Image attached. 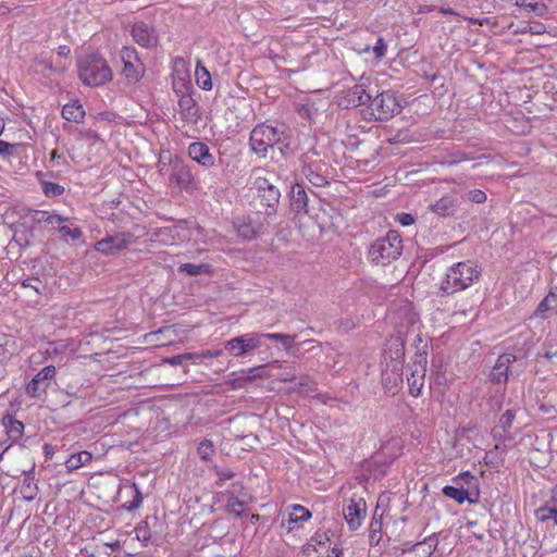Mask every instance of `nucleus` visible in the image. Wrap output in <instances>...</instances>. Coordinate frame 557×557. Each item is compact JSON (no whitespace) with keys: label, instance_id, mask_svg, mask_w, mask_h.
<instances>
[{"label":"nucleus","instance_id":"obj_49","mask_svg":"<svg viewBox=\"0 0 557 557\" xmlns=\"http://www.w3.org/2000/svg\"><path fill=\"white\" fill-rule=\"evenodd\" d=\"M189 359H194V354L189 352V354L174 356V357L170 358L168 361L172 366H178L182 363L183 360H189Z\"/></svg>","mask_w":557,"mask_h":557},{"label":"nucleus","instance_id":"obj_64","mask_svg":"<svg viewBox=\"0 0 557 557\" xmlns=\"http://www.w3.org/2000/svg\"><path fill=\"white\" fill-rule=\"evenodd\" d=\"M278 343H282V345L284 346V341L283 339H277Z\"/></svg>","mask_w":557,"mask_h":557},{"label":"nucleus","instance_id":"obj_52","mask_svg":"<svg viewBox=\"0 0 557 557\" xmlns=\"http://www.w3.org/2000/svg\"><path fill=\"white\" fill-rule=\"evenodd\" d=\"M513 445L512 443V438L511 437H507L505 438L502 443L499 444H496L495 445V448L497 450H500L502 454H506L507 450Z\"/></svg>","mask_w":557,"mask_h":557},{"label":"nucleus","instance_id":"obj_45","mask_svg":"<svg viewBox=\"0 0 557 557\" xmlns=\"http://www.w3.org/2000/svg\"><path fill=\"white\" fill-rule=\"evenodd\" d=\"M194 359H206V358H218L223 354L222 349H214V350H203L201 352H193Z\"/></svg>","mask_w":557,"mask_h":557},{"label":"nucleus","instance_id":"obj_4","mask_svg":"<svg viewBox=\"0 0 557 557\" xmlns=\"http://www.w3.org/2000/svg\"><path fill=\"white\" fill-rule=\"evenodd\" d=\"M283 339L284 348L289 350L295 341V336L289 334L282 333H258V334H247L244 336H238L231 338L225 343V349L233 357H242L251 350H255L262 345V339Z\"/></svg>","mask_w":557,"mask_h":557},{"label":"nucleus","instance_id":"obj_58","mask_svg":"<svg viewBox=\"0 0 557 557\" xmlns=\"http://www.w3.org/2000/svg\"><path fill=\"white\" fill-rule=\"evenodd\" d=\"M220 478L222 480H230L233 478V473L232 472H222Z\"/></svg>","mask_w":557,"mask_h":557},{"label":"nucleus","instance_id":"obj_18","mask_svg":"<svg viewBox=\"0 0 557 557\" xmlns=\"http://www.w3.org/2000/svg\"><path fill=\"white\" fill-rule=\"evenodd\" d=\"M370 94L364 89L363 84L355 85L349 88L345 94V103L347 107H359L368 104Z\"/></svg>","mask_w":557,"mask_h":557},{"label":"nucleus","instance_id":"obj_53","mask_svg":"<svg viewBox=\"0 0 557 557\" xmlns=\"http://www.w3.org/2000/svg\"><path fill=\"white\" fill-rule=\"evenodd\" d=\"M12 149H13L12 144L4 141V140H0V154L1 156H10L12 153Z\"/></svg>","mask_w":557,"mask_h":557},{"label":"nucleus","instance_id":"obj_26","mask_svg":"<svg viewBox=\"0 0 557 557\" xmlns=\"http://www.w3.org/2000/svg\"><path fill=\"white\" fill-rule=\"evenodd\" d=\"M62 116L66 121L81 123L84 120L85 111L78 101H73L63 107Z\"/></svg>","mask_w":557,"mask_h":557},{"label":"nucleus","instance_id":"obj_42","mask_svg":"<svg viewBox=\"0 0 557 557\" xmlns=\"http://www.w3.org/2000/svg\"><path fill=\"white\" fill-rule=\"evenodd\" d=\"M380 528L381 524L377 521L372 520L370 523V531H369V543L371 546L377 545L380 542Z\"/></svg>","mask_w":557,"mask_h":557},{"label":"nucleus","instance_id":"obj_12","mask_svg":"<svg viewBox=\"0 0 557 557\" xmlns=\"http://www.w3.org/2000/svg\"><path fill=\"white\" fill-rule=\"evenodd\" d=\"M121 59L123 61V76L129 82H138L144 75V64L138 59L136 51L133 48L125 47L121 51Z\"/></svg>","mask_w":557,"mask_h":557},{"label":"nucleus","instance_id":"obj_47","mask_svg":"<svg viewBox=\"0 0 557 557\" xmlns=\"http://www.w3.org/2000/svg\"><path fill=\"white\" fill-rule=\"evenodd\" d=\"M134 491H135L134 499L127 506L128 510L137 509L138 507H140V505L143 503L141 494L135 484H134Z\"/></svg>","mask_w":557,"mask_h":557},{"label":"nucleus","instance_id":"obj_21","mask_svg":"<svg viewBox=\"0 0 557 557\" xmlns=\"http://www.w3.org/2000/svg\"><path fill=\"white\" fill-rule=\"evenodd\" d=\"M54 232H58L64 242H77L83 238V231L81 227L74 224V220L66 216V222L57 227Z\"/></svg>","mask_w":557,"mask_h":557},{"label":"nucleus","instance_id":"obj_48","mask_svg":"<svg viewBox=\"0 0 557 557\" xmlns=\"http://www.w3.org/2000/svg\"><path fill=\"white\" fill-rule=\"evenodd\" d=\"M397 221L403 226H409V225H412L414 223V218L410 213H404L403 212V213L397 214Z\"/></svg>","mask_w":557,"mask_h":557},{"label":"nucleus","instance_id":"obj_51","mask_svg":"<svg viewBox=\"0 0 557 557\" xmlns=\"http://www.w3.org/2000/svg\"><path fill=\"white\" fill-rule=\"evenodd\" d=\"M298 113L301 117H306L308 120H312L313 119V112H312V108L309 103H306V104H302L299 109H298Z\"/></svg>","mask_w":557,"mask_h":557},{"label":"nucleus","instance_id":"obj_19","mask_svg":"<svg viewBox=\"0 0 557 557\" xmlns=\"http://www.w3.org/2000/svg\"><path fill=\"white\" fill-rule=\"evenodd\" d=\"M134 40L143 47H151L156 42L153 32L145 23H135L132 28Z\"/></svg>","mask_w":557,"mask_h":557},{"label":"nucleus","instance_id":"obj_56","mask_svg":"<svg viewBox=\"0 0 557 557\" xmlns=\"http://www.w3.org/2000/svg\"><path fill=\"white\" fill-rule=\"evenodd\" d=\"M168 163L165 162L164 158L161 156L159 158V172L160 174H164L166 170Z\"/></svg>","mask_w":557,"mask_h":557},{"label":"nucleus","instance_id":"obj_13","mask_svg":"<svg viewBox=\"0 0 557 557\" xmlns=\"http://www.w3.org/2000/svg\"><path fill=\"white\" fill-rule=\"evenodd\" d=\"M55 375V367L47 366L41 369L27 384L26 392L32 397H39L46 393Z\"/></svg>","mask_w":557,"mask_h":557},{"label":"nucleus","instance_id":"obj_2","mask_svg":"<svg viewBox=\"0 0 557 557\" xmlns=\"http://www.w3.org/2000/svg\"><path fill=\"white\" fill-rule=\"evenodd\" d=\"M481 271L472 261H461L453 264L441 282V289L447 295L465 290L479 278Z\"/></svg>","mask_w":557,"mask_h":557},{"label":"nucleus","instance_id":"obj_33","mask_svg":"<svg viewBox=\"0 0 557 557\" xmlns=\"http://www.w3.org/2000/svg\"><path fill=\"white\" fill-rule=\"evenodd\" d=\"M548 311H557V293L550 292L537 306L536 314L544 315Z\"/></svg>","mask_w":557,"mask_h":557},{"label":"nucleus","instance_id":"obj_9","mask_svg":"<svg viewBox=\"0 0 557 557\" xmlns=\"http://www.w3.org/2000/svg\"><path fill=\"white\" fill-rule=\"evenodd\" d=\"M134 242L132 233H117L98 240L94 249L106 256L126 249Z\"/></svg>","mask_w":557,"mask_h":557},{"label":"nucleus","instance_id":"obj_41","mask_svg":"<svg viewBox=\"0 0 557 557\" xmlns=\"http://www.w3.org/2000/svg\"><path fill=\"white\" fill-rule=\"evenodd\" d=\"M180 107L183 111H185L186 116H194L197 112L196 104L190 97H183L180 100Z\"/></svg>","mask_w":557,"mask_h":557},{"label":"nucleus","instance_id":"obj_16","mask_svg":"<svg viewBox=\"0 0 557 557\" xmlns=\"http://www.w3.org/2000/svg\"><path fill=\"white\" fill-rule=\"evenodd\" d=\"M257 188L263 205L273 208L278 203L281 197L280 190L277 187L270 184L268 180L259 178L257 181Z\"/></svg>","mask_w":557,"mask_h":557},{"label":"nucleus","instance_id":"obj_34","mask_svg":"<svg viewBox=\"0 0 557 557\" xmlns=\"http://www.w3.org/2000/svg\"><path fill=\"white\" fill-rule=\"evenodd\" d=\"M4 426L7 428V433L9 437L15 442L21 438L23 431H24V424L17 420H14L12 418H8L3 421Z\"/></svg>","mask_w":557,"mask_h":557},{"label":"nucleus","instance_id":"obj_62","mask_svg":"<svg viewBox=\"0 0 557 557\" xmlns=\"http://www.w3.org/2000/svg\"><path fill=\"white\" fill-rule=\"evenodd\" d=\"M440 382L442 379H444L442 375H440V372H437V377H436Z\"/></svg>","mask_w":557,"mask_h":557},{"label":"nucleus","instance_id":"obj_6","mask_svg":"<svg viewBox=\"0 0 557 557\" xmlns=\"http://www.w3.org/2000/svg\"><path fill=\"white\" fill-rule=\"evenodd\" d=\"M78 75L88 86H100L112 78L110 67L98 53L87 54L78 61Z\"/></svg>","mask_w":557,"mask_h":557},{"label":"nucleus","instance_id":"obj_43","mask_svg":"<svg viewBox=\"0 0 557 557\" xmlns=\"http://www.w3.org/2000/svg\"><path fill=\"white\" fill-rule=\"evenodd\" d=\"M237 234L244 239H251L255 237V228L250 224H242L237 226Z\"/></svg>","mask_w":557,"mask_h":557},{"label":"nucleus","instance_id":"obj_39","mask_svg":"<svg viewBox=\"0 0 557 557\" xmlns=\"http://www.w3.org/2000/svg\"><path fill=\"white\" fill-rule=\"evenodd\" d=\"M197 454L205 461L211 460L214 454L213 443L210 440L200 442L197 447Z\"/></svg>","mask_w":557,"mask_h":557},{"label":"nucleus","instance_id":"obj_36","mask_svg":"<svg viewBox=\"0 0 557 557\" xmlns=\"http://www.w3.org/2000/svg\"><path fill=\"white\" fill-rule=\"evenodd\" d=\"M455 484H463L471 493L478 490L476 479L470 472H462L454 479Z\"/></svg>","mask_w":557,"mask_h":557},{"label":"nucleus","instance_id":"obj_46","mask_svg":"<svg viewBox=\"0 0 557 557\" xmlns=\"http://www.w3.org/2000/svg\"><path fill=\"white\" fill-rule=\"evenodd\" d=\"M387 46L383 38H379L373 47V52L377 59H382L385 55Z\"/></svg>","mask_w":557,"mask_h":557},{"label":"nucleus","instance_id":"obj_63","mask_svg":"<svg viewBox=\"0 0 557 557\" xmlns=\"http://www.w3.org/2000/svg\"><path fill=\"white\" fill-rule=\"evenodd\" d=\"M3 339H4V344H8L9 339L5 336L3 337Z\"/></svg>","mask_w":557,"mask_h":557},{"label":"nucleus","instance_id":"obj_15","mask_svg":"<svg viewBox=\"0 0 557 557\" xmlns=\"http://www.w3.org/2000/svg\"><path fill=\"white\" fill-rule=\"evenodd\" d=\"M188 156L191 160L203 168H211L214 164V157L208 145L201 141H194L188 146Z\"/></svg>","mask_w":557,"mask_h":557},{"label":"nucleus","instance_id":"obj_55","mask_svg":"<svg viewBox=\"0 0 557 557\" xmlns=\"http://www.w3.org/2000/svg\"><path fill=\"white\" fill-rule=\"evenodd\" d=\"M44 454H45V457L46 458H52L53 454H54V450L52 448V446L50 445H45L44 446Z\"/></svg>","mask_w":557,"mask_h":557},{"label":"nucleus","instance_id":"obj_25","mask_svg":"<svg viewBox=\"0 0 557 557\" xmlns=\"http://www.w3.org/2000/svg\"><path fill=\"white\" fill-rule=\"evenodd\" d=\"M443 494L458 504H462L466 500L473 502L470 498L471 492L463 484L447 485L443 488Z\"/></svg>","mask_w":557,"mask_h":557},{"label":"nucleus","instance_id":"obj_57","mask_svg":"<svg viewBox=\"0 0 557 557\" xmlns=\"http://www.w3.org/2000/svg\"><path fill=\"white\" fill-rule=\"evenodd\" d=\"M545 357H546L547 359L557 358V350H555V351H552V350L546 351V352H545Z\"/></svg>","mask_w":557,"mask_h":557},{"label":"nucleus","instance_id":"obj_22","mask_svg":"<svg viewBox=\"0 0 557 557\" xmlns=\"http://www.w3.org/2000/svg\"><path fill=\"white\" fill-rule=\"evenodd\" d=\"M290 206L297 213L307 212L308 196L302 185L294 184L292 186Z\"/></svg>","mask_w":557,"mask_h":557},{"label":"nucleus","instance_id":"obj_14","mask_svg":"<svg viewBox=\"0 0 557 557\" xmlns=\"http://www.w3.org/2000/svg\"><path fill=\"white\" fill-rule=\"evenodd\" d=\"M32 221L42 225L48 231L54 232L60 224L66 222V216L55 210H34L32 212Z\"/></svg>","mask_w":557,"mask_h":557},{"label":"nucleus","instance_id":"obj_20","mask_svg":"<svg viewBox=\"0 0 557 557\" xmlns=\"http://www.w3.org/2000/svg\"><path fill=\"white\" fill-rule=\"evenodd\" d=\"M169 180L171 184H175L180 188H185L191 183L193 176L186 165L182 163H174L172 165Z\"/></svg>","mask_w":557,"mask_h":557},{"label":"nucleus","instance_id":"obj_28","mask_svg":"<svg viewBox=\"0 0 557 557\" xmlns=\"http://www.w3.org/2000/svg\"><path fill=\"white\" fill-rule=\"evenodd\" d=\"M196 84L203 90L212 89V81L209 71L203 66L200 60L197 61L195 69Z\"/></svg>","mask_w":557,"mask_h":557},{"label":"nucleus","instance_id":"obj_27","mask_svg":"<svg viewBox=\"0 0 557 557\" xmlns=\"http://www.w3.org/2000/svg\"><path fill=\"white\" fill-rule=\"evenodd\" d=\"M92 456L89 451L83 450L77 454H73L65 461V467L69 472L75 471L91 462Z\"/></svg>","mask_w":557,"mask_h":557},{"label":"nucleus","instance_id":"obj_38","mask_svg":"<svg viewBox=\"0 0 557 557\" xmlns=\"http://www.w3.org/2000/svg\"><path fill=\"white\" fill-rule=\"evenodd\" d=\"M136 539L143 543L144 546L148 544L151 539V531L147 521H141L134 530Z\"/></svg>","mask_w":557,"mask_h":557},{"label":"nucleus","instance_id":"obj_7","mask_svg":"<svg viewBox=\"0 0 557 557\" xmlns=\"http://www.w3.org/2000/svg\"><path fill=\"white\" fill-rule=\"evenodd\" d=\"M403 251V242L396 231H389L385 237L376 239L369 249V258L375 264H388Z\"/></svg>","mask_w":557,"mask_h":557},{"label":"nucleus","instance_id":"obj_11","mask_svg":"<svg viewBox=\"0 0 557 557\" xmlns=\"http://www.w3.org/2000/svg\"><path fill=\"white\" fill-rule=\"evenodd\" d=\"M343 515L351 531L358 530L367 515V503L360 496H352L343 509Z\"/></svg>","mask_w":557,"mask_h":557},{"label":"nucleus","instance_id":"obj_1","mask_svg":"<svg viewBox=\"0 0 557 557\" xmlns=\"http://www.w3.org/2000/svg\"><path fill=\"white\" fill-rule=\"evenodd\" d=\"M400 319L398 335L391 337L387 342V351L389 352L391 364L382 373V383L387 393L395 394L399 385L403 383V363L405 355V343L403 339V329L413 326L418 322V315L409 304L400 309Z\"/></svg>","mask_w":557,"mask_h":557},{"label":"nucleus","instance_id":"obj_54","mask_svg":"<svg viewBox=\"0 0 557 557\" xmlns=\"http://www.w3.org/2000/svg\"><path fill=\"white\" fill-rule=\"evenodd\" d=\"M61 160H63V157L58 152V150H53L49 160L51 166H59L61 164Z\"/></svg>","mask_w":557,"mask_h":557},{"label":"nucleus","instance_id":"obj_35","mask_svg":"<svg viewBox=\"0 0 557 557\" xmlns=\"http://www.w3.org/2000/svg\"><path fill=\"white\" fill-rule=\"evenodd\" d=\"M42 193L48 198L59 197L64 193V187L58 183L40 181Z\"/></svg>","mask_w":557,"mask_h":557},{"label":"nucleus","instance_id":"obj_32","mask_svg":"<svg viewBox=\"0 0 557 557\" xmlns=\"http://www.w3.org/2000/svg\"><path fill=\"white\" fill-rule=\"evenodd\" d=\"M33 70L35 73L45 77H49L52 72L57 71L52 62L44 55L36 58L33 64Z\"/></svg>","mask_w":557,"mask_h":557},{"label":"nucleus","instance_id":"obj_10","mask_svg":"<svg viewBox=\"0 0 557 557\" xmlns=\"http://www.w3.org/2000/svg\"><path fill=\"white\" fill-rule=\"evenodd\" d=\"M410 374L407 376L409 393L418 397L424 386L426 372V352H419L416 361L409 367Z\"/></svg>","mask_w":557,"mask_h":557},{"label":"nucleus","instance_id":"obj_60","mask_svg":"<svg viewBox=\"0 0 557 557\" xmlns=\"http://www.w3.org/2000/svg\"><path fill=\"white\" fill-rule=\"evenodd\" d=\"M175 64H182L185 65V61L183 59H176Z\"/></svg>","mask_w":557,"mask_h":557},{"label":"nucleus","instance_id":"obj_29","mask_svg":"<svg viewBox=\"0 0 557 557\" xmlns=\"http://www.w3.org/2000/svg\"><path fill=\"white\" fill-rule=\"evenodd\" d=\"M515 4L528 12L534 13L536 16H544L547 13V7L545 3L537 0H516Z\"/></svg>","mask_w":557,"mask_h":557},{"label":"nucleus","instance_id":"obj_31","mask_svg":"<svg viewBox=\"0 0 557 557\" xmlns=\"http://www.w3.org/2000/svg\"><path fill=\"white\" fill-rule=\"evenodd\" d=\"M178 272L186 273L189 276H197L201 274H211L212 268L208 263L194 264V263H183L178 268Z\"/></svg>","mask_w":557,"mask_h":557},{"label":"nucleus","instance_id":"obj_40","mask_svg":"<svg viewBox=\"0 0 557 557\" xmlns=\"http://www.w3.org/2000/svg\"><path fill=\"white\" fill-rule=\"evenodd\" d=\"M515 416H516L515 411L511 409H508L499 418V426L503 429L505 434L509 433V431L512 426L513 420H515Z\"/></svg>","mask_w":557,"mask_h":557},{"label":"nucleus","instance_id":"obj_17","mask_svg":"<svg viewBox=\"0 0 557 557\" xmlns=\"http://www.w3.org/2000/svg\"><path fill=\"white\" fill-rule=\"evenodd\" d=\"M515 360L516 357L511 354L499 356L491 371L490 380L495 383L505 382L507 380L509 364Z\"/></svg>","mask_w":557,"mask_h":557},{"label":"nucleus","instance_id":"obj_44","mask_svg":"<svg viewBox=\"0 0 557 557\" xmlns=\"http://www.w3.org/2000/svg\"><path fill=\"white\" fill-rule=\"evenodd\" d=\"M467 199L474 203H483L486 200V195L481 189H473L467 194Z\"/></svg>","mask_w":557,"mask_h":557},{"label":"nucleus","instance_id":"obj_30","mask_svg":"<svg viewBox=\"0 0 557 557\" xmlns=\"http://www.w3.org/2000/svg\"><path fill=\"white\" fill-rule=\"evenodd\" d=\"M456 199L451 196H444L431 206L433 212L440 215L450 214L456 207Z\"/></svg>","mask_w":557,"mask_h":557},{"label":"nucleus","instance_id":"obj_50","mask_svg":"<svg viewBox=\"0 0 557 557\" xmlns=\"http://www.w3.org/2000/svg\"><path fill=\"white\" fill-rule=\"evenodd\" d=\"M545 30H546V27L544 24H542L540 22H534L529 25V29L527 32L534 34V35H540V34L545 33Z\"/></svg>","mask_w":557,"mask_h":557},{"label":"nucleus","instance_id":"obj_59","mask_svg":"<svg viewBox=\"0 0 557 557\" xmlns=\"http://www.w3.org/2000/svg\"><path fill=\"white\" fill-rule=\"evenodd\" d=\"M323 181H324V178L322 176L317 175L314 181H313V184L314 185H321Z\"/></svg>","mask_w":557,"mask_h":557},{"label":"nucleus","instance_id":"obj_23","mask_svg":"<svg viewBox=\"0 0 557 557\" xmlns=\"http://www.w3.org/2000/svg\"><path fill=\"white\" fill-rule=\"evenodd\" d=\"M552 506H541L534 512L535 518L540 522H547L554 520V524L557 525V486L552 491Z\"/></svg>","mask_w":557,"mask_h":557},{"label":"nucleus","instance_id":"obj_8","mask_svg":"<svg viewBox=\"0 0 557 557\" xmlns=\"http://www.w3.org/2000/svg\"><path fill=\"white\" fill-rule=\"evenodd\" d=\"M400 110V106L395 95L389 91H383L376 95L374 98L370 97L367 107V114L369 119L375 121H387Z\"/></svg>","mask_w":557,"mask_h":557},{"label":"nucleus","instance_id":"obj_5","mask_svg":"<svg viewBox=\"0 0 557 557\" xmlns=\"http://www.w3.org/2000/svg\"><path fill=\"white\" fill-rule=\"evenodd\" d=\"M286 138L287 128L284 125L259 124L252 128L249 144L255 153L265 157L269 149L283 143Z\"/></svg>","mask_w":557,"mask_h":557},{"label":"nucleus","instance_id":"obj_24","mask_svg":"<svg viewBox=\"0 0 557 557\" xmlns=\"http://www.w3.org/2000/svg\"><path fill=\"white\" fill-rule=\"evenodd\" d=\"M311 518V512L301 505H294L288 512L287 519L282 520V527L293 530V524L298 522L308 521Z\"/></svg>","mask_w":557,"mask_h":557},{"label":"nucleus","instance_id":"obj_37","mask_svg":"<svg viewBox=\"0 0 557 557\" xmlns=\"http://www.w3.org/2000/svg\"><path fill=\"white\" fill-rule=\"evenodd\" d=\"M245 502L238 497L231 495L226 502V510L237 517H240L244 512Z\"/></svg>","mask_w":557,"mask_h":557},{"label":"nucleus","instance_id":"obj_61","mask_svg":"<svg viewBox=\"0 0 557 557\" xmlns=\"http://www.w3.org/2000/svg\"><path fill=\"white\" fill-rule=\"evenodd\" d=\"M251 519H252V520H256V521H257V520H259V515H252V516H251Z\"/></svg>","mask_w":557,"mask_h":557},{"label":"nucleus","instance_id":"obj_3","mask_svg":"<svg viewBox=\"0 0 557 557\" xmlns=\"http://www.w3.org/2000/svg\"><path fill=\"white\" fill-rule=\"evenodd\" d=\"M302 554V557H342V535L337 530H318Z\"/></svg>","mask_w":557,"mask_h":557}]
</instances>
